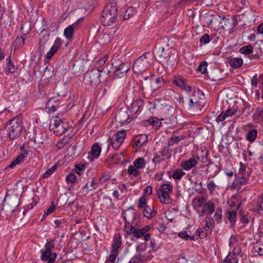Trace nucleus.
<instances>
[{
	"label": "nucleus",
	"mask_w": 263,
	"mask_h": 263,
	"mask_svg": "<svg viewBox=\"0 0 263 263\" xmlns=\"http://www.w3.org/2000/svg\"><path fill=\"white\" fill-rule=\"evenodd\" d=\"M240 168L239 170V173L237 174L238 176H242L247 175L248 177H250V173L249 171H247L246 166L245 164H243L242 162H240Z\"/></svg>",
	"instance_id": "nucleus-42"
},
{
	"label": "nucleus",
	"mask_w": 263,
	"mask_h": 263,
	"mask_svg": "<svg viewBox=\"0 0 263 263\" xmlns=\"http://www.w3.org/2000/svg\"><path fill=\"white\" fill-rule=\"evenodd\" d=\"M117 256V252H112V254L108 256L105 263H115Z\"/></svg>",
	"instance_id": "nucleus-57"
},
{
	"label": "nucleus",
	"mask_w": 263,
	"mask_h": 263,
	"mask_svg": "<svg viewBox=\"0 0 263 263\" xmlns=\"http://www.w3.org/2000/svg\"><path fill=\"white\" fill-rule=\"evenodd\" d=\"M84 20V17L78 19L76 22L66 28L64 31V35L67 39H71L73 37L74 30L79 28V24Z\"/></svg>",
	"instance_id": "nucleus-11"
},
{
	"label": "nucleus",
	"mask_w": 263,
	"mask_h": 263,
	"mask_svg": "<svg viewBox=\"0 0 263 263\" xmlns=\"http://www.w3.org/2000/svg\"><path fill=\"white\" fill-rule=\"evenodd\" d=\"M133 165L138 170L144 168L145 165V160L143 158H139L134 161Z\"/></svg>",
	"instance_id": "nucleus-36"
},
{
	"label": "nucleus",
	"mask_w": 263,
	"mask_h": 263,
	"mask_svg": "<svg viewBox=\"0 0 263 263\" xmlns=\"http://www.w3.org/2000/svg\"><path fill=\"white\" fill-rule=\"evenodd\" d=\"M143 103V101L141 99H138L134 101L130 105L128 106L127 109L129 111L130 114L132 116L136 114L140 107L142 106Z\"/></svg>",
	"instance_id": "nucleus-16"
},
{
	"label": "nucleus",
	"mask_w": 263,
	"mask_h": 263,
	"mask_svg": "<svg viewBox=\"0 0 263 263\" xmlns=\"http://www.w3.org/2000/svg\"><path fill=\"white\" fill-rule=\"evenodd\" d=\"M121 236L119 233L116 234L114 238V243L112 245V252H118V249L121 245Z\"/></svg>",
	"instance_id": "nucleus-24"
},
{
	"label": "nucleus",
	"mask_w": 263,
	"mask_h": 263,
	"mask_svg": "<svg viewBox=\"0 0 263 263\" xmlns=\"http://www.w3.org/2000/svg\"><path fill=\"white\" fill-rule=\"evenodd\" d=\"M98 186V183L93 179L90 185L88 184V183H87L84 186L82 187V190L83 192L85 191V195H86L88 192L92 191L93 190H95Z\"/></svg>",
	"instance_id": "nucleus-30"
},
{
	"label": "nucleus",
	"mask_w": 263,
	"mask_h": 263,
	"mask_svg": "<svg viewBox=\"0 0 263 263\" xmlns=\"http://www.w3.org/2000/svg\"><path fill=\"white\" fill-rule=\"evenodd\" d=\"M103 70V68L96 69L87 72L84 75V80L93 86H98L101 83V72Z\"/></svg>",
	"instance_id": "nucleus-6"
},
{
	"label": "nucleus",
	"mask_w": 263,
	"mask_h": 263,
	"mask_svg": "<svg viewBox=\"0 0 263 263\" xmlns=\"http://www.w3.org/2000/svg\"><path fill=\"white\" fill-rule=\"evenodd\" d=\"M58 97H53L51 98L46 103V107L50 111L54 112L60 106L59 101V94L57 93Z\"/></svg>",
	"instance_id": "nucleus-14"
},
{
	"label": "nucleus",
	"mask_w": 263,
	"mask_h": 263,
	"mask_svg": "<svg viewBox=\"0 0 263 263\" xmlns=\"http://www.w3.org/2000/svg\"><path fill=\"white\" fill-rule=\"evenodd\" d=\"M184 139V136H172L170 140L168 141L167 145L171 146L174 144H177L180 140Z\"/></svg>",
	"instance_id": "nucleus-39"
},
{
	"label": "nucleus",
	"mask_w": 263,
	"mask_h": 263,
	"mask_svg": "<svg viewBox=\"0 0 263 263\" xmlns=\"http://www.w3.org/2000/svg\"><path fill=\"white\" fill-rule=\"evenodd\" d=\"M55 247V240L54 239H51L49 241H48L45 246V250H48L51 251V249L54 248Z\"/></svg>",
	"instance_id": "nucleus-63"
},
{
	"label": "nucleus",
	"mask_w": 263,
	"mask_h": 263,
	"mask_svg": "<svg viewBox=\"0 0 263 263\" xmlns=\"http://www.w3.org/2000/svg\"><path fill=\"white\" fill-rule=\"evenodd\" d=\"M178 236L181 238H183L185 240H187L188 239L193 240L194 236H190L189 235L186 231H182L180 232L178 234Z\"/></svg>",
	"instance_id": "nucleus-58"
},
{
	"label": "nucleus",
	"mask_w": 263,
	"mask_h": 263,
	"mask_svg": "<svg viewBox=\"0 0 263 263\" xmlns=\"http://www.w3.org/2000/svg\"><path fill=\"white\" fill-rule=\"evenodd\" d=\"M132 234L137 238H139L144 235L141 229H136V227L133 230Z\"/></svg>",
	"instance_id": "nucleus-52"
},
{
	"label": "nucleus",
	"mask_w": 263,
	"mask_h": 263,
	"mask_svg": "<svg viewBox=\"0 0 263 263\" xmlns=\"http://www.w3.org/2000/svg\"><path fill=\"white\" fill-rule=\"evenodd\" d=\"M197 159L203 163L206 162L210 163L211 162V160L209 158V152L208 151H205L204 155L202 156H198Z\"/></svg>",
	"instance_id": "nucleus-40"
},
{
	"label": "nucleus",
	"mask_w": 263,
	"mask_h": 263,
	"mask_svg": "<svg viewBox=\"0 0 263 263\" xmlns=\"http://www.w3.org/2000/svg\"><path fill=\"white\" fill-rule=\"evenodd\" d=\"M67 123L63 122L58 117L54 119L53 123L50 125V129L57 135H62L67 132L68 129Z\"/></svg>",
	"instance_id": "nucleus-7"
},
{
	"label": "nucleus",
	"mask_w": 263,
	"mask_h": 263,
	"mask_svg": "<svg viewBox=\"0 0 263 263\" xmlns=\"http://www.w3.org/2000/svg\"><path fill=\"white\" fill-rule=\"evenodd\" d=\"M226 263H238V259L236 256H231L230 254L227 256L224 259Z\"/></svg>",
	"instance_id": "nucleus-50"
},
{
	"label": "nucleus",
	"mask_w": 263,
	"mask_h": 263,
	"mask_svg": "<svg viewBox=\"0 0 263 263\" xmlns=\"http://www.w3.org/2000/svg\"><path fill=\"white\" fill-rule=\"evenodd\" d=\"M102 150L101 147L98 143H96L91 146L90 153L87 156V159L89 162L93 161L94 158H98L101 154Z\"/></svg>",
	"instance_id": "nucleus-12"
},
{
	"label": "nucleus",
	"mask_w": 263,
	"mask_h": 263,
	"mask_svg": "<svg viewBox=\"0 0 263 263\" xmlns=\"http://www.w3.org/2000/svg\"><path fill=\"white\" fill-rule=\"evenodd\" d=\"M224 29H231V22L230 19L223 17L219 22Z\"/></svg>",
	"instance_id": "nucleus-45"
},
{
	"label": "nucleus",
	"mask_w": 263,
	"mask_h": 263,
	"mask_svg": "<svg viewBox=\"0 0 263 263\" xmlns=\"http://www.w3.org/2000/svg\"><path fill=\"white\" fill-rule=\"evenodd\" d=\"M132 215H133V218L131 223L132 225H130V222L127 221V219H126V221L125 220L124 231L125 232L127 235H131L134 228L138 226V224L134 222L137 218V213L134 212L132 213Z\"/></svg>",
	"instance_id": "nucleus-15"
},
{
	"label": "nucleus",
	"mask_w": 263,
	"mask_h": 263,
	"mask_svg": "<svg viewBox=\"0 0 263 263\" xmlns=\"http://www.w3.org/2000/svg\"><path fill=\"white\" fill-rule=\"evenodd\" d=\"M137 13V10L133 7H129L126 10L123 15L124 20L129 19L130 17L134 16Z\"/></svg>",
	"instance_id": "nucleus-34"
},
{
	"label": "nucleus",
	"mask_w": 263,
	"mask_h": 263,
	"mask_svg": "<svg viewBox=\"0 0 263 263\" xmlns=\"http://www.w3.org/2000/svg\"><path fill=\"white\" fill-rule=\"evenodd\" d=\"M174 111L175 109L172 105H169L168 106L163 107L162 109V112L164 114V118H162L161 120H170L171 118H172V119H175L176 117L174 116Z\"/></svg>",
	"instance_id": "nucleus-18"
},
{
	"label": "nucleus",
	"mask_w": 263,
	"mask_h": 263,
	"mask_svg": "<svg viewBox=\"0 0 263 263\" xmlns=\"http://www.w3.org/2000/svg\"><path fill=\"white\" fill-rule=\"evenodd\" d=\"M208 66V63L206 62H202L198 66V70L201 73H205Z\"/></svg>",
	"instance_id": "nucleus-62"
},
{
	"label": "nucleus",
	"mask_w": 263,
	"mask_h": 263,
	"mask_svg": "<svg viewBox=\"0 0 263 263\" xmlns=\"http://www.w3.org/2000/svg\"><path fill=\"white\" fill-rule=\"evenodd\" d=\"M28 138L30 140L33 141L35 143L43 144L44 142L43 139L41 136V134H37L35 133L33 136L29 135Z\"/></svg>",
	"instance_id": "nucleus-35"
},
{
	"label": "nucleus",
	"mask_w": 263,
	"mask_h": 263,
	"mask_svg": "<svg viewBox=\"0 0 263 263\" xmlns=\"http://www.w3.org/2000/svg\"><path fill=\"white\" fill-rule=\"evenodd\" d=\"M168 41L167 39L162 38L160 39L157 43L155 52L158 57V61L161 62H165L167 57L173 52H176L174 48L168 47Z\"/></svg>",
	"instance_id": "nucleus-4"
},
{
	"label": "nucleus",
	"mask_w": 263,
	"mask_h": 263,
	"mask_svg": "<svg viewBox=\"0 0 263 263\" xmlns=\"http://www.w3.org/2000/svg\"><path fill=\"white\" fill-rule=\"evenodd\" d=\"M206 166L208 167L206 173L210 174L211 177L215 176L221 171V165H213L212 162Z\"/></svg>",
	"instance_id": "nucleus-20"
},
{
	"label": "nucleus",
	"mask_w": 263,
	"mask_h": 263,
	"mask_svg": "<svg viewBox=\"0 0 263 263\" xmlns=\"http://www.w3.org/2000/svg\"><path fill=\"white\" fill-rule=\"evenodd\" d=\"M66 180L68 183H73L76 182L77 176L73 173H69L66 177Z\"/></svg>",
	"instance_id": "nucleus-59"
},
{
	"label": "nucleus",
	"mask_w": 263,
	"mask_h": 263,
	"mask_svg": "<svg viewBox=\"0 0 263 263\" xmlns=\"http://www.w3.org/2000/svg\"><path fill=\"white\" fill-rule=\"evenodd\" d=\"M185 175V173L181 169H176L172 177L174 179L176 180H180L183 176Z\"/></svg>",
	"instance_id": "nucleus-38"
},
{
	"label": "nucleus",
	"mask_w": 263,
	"mask_h": 263,
	"mask_svg": "<svg viewBox=\"0 0 263 263\" xmlns=\"http://www.w3.org/2000/svg\"><path fill=\"white\" fill-rule=\"evenodd\" d=\"M257 130L255 129H252L250 130L247 135L246 139L249 141L250 142H253L255 140L257 135Z\"/></svg>",
	"instance_id": "nucleus-32"
},
{
	"label": "nucleus",
	"mask_w": 263,
	"mask_h": 263,
	"mask_svg": "<svg viewBox=\"0 0 263 263\" xmlns=\"http://www.w3.org/2000/svg\"><path fill=\"white\" fill-rule=\"evenodd\" d=\"M59 49L57 46L53 45L51 47L50 50L47 53L46 58L48 59H50L53 55L56 53Z\"/></svg>",
	"instance_id": "nucleus-55"
},
{
	"label": "nucleus",
	"mask_w": 263,
	"mask_h": 263,
	"mask_svg": "<svg viewBox=\"0 0 263 263\" xmlns=\"http://www.w3.org/2000/svg\"><path fill=\"white\" fill-rule=\"evenodd\" d=\"M253 51V47L251 45L243 46L239 49V52L241 53L248 54L252 53Z\"/></svg>",
	"instance_id": "nucleus-44"
},
{
	"label": "nucleus",
	"mask_w": 263,
	"mask_h": 263,
	"mask_svg": "<svg viewBox=\"0 0 263 263\" xmlns=\"http://www.w3.org/2000/svg\"><path fill=\"white\" fill-rule=\"evenodd\" d=\"M126 136V133L125 130H121L118 132L116 135H115L111 139L114 140L118 142L122 143L124 139Z\"/></svg>",
	"instance_id": "nucleus-31"
},
{
	"label": "nucleus",
	"mask_w": 263,
	"mask_h": 263,
	"mask_svg": "<svg viewBox=\"0 0 263 263\" xmlns=\"http://www.w3.org/2000/svg\"><path fill=\"white\" fill-rule=\"evenodd\" d=\"M160 193H158V197L162 204H168L171 199L170 193L173 191V186L171 184H163L161 185Z\"/></svg>",
	"instance_id": "nucleus-8"
},
{
	"label": "nucleus",
	"mask_w": 263,
	"mask_h": 263,
	"mask_svg": "<svg viewBox=\"0 0 263 263\" xmlns=\"http://www.w3.org/2000/svg\"><path fill=\"white\" fill-rule=\"evenodd\" d=\"M244 14L242 15H233L231 19H230L231 22V29L233 28L235 26H236L238 24V20H240V17L242 16Z\"/></svg>",
	"instance_id": "nucleus-41"
},
{
	"label": "nucleus",
	"mask_w": 263,
	"mask_h": 263,
	"mask_svg": "<svg viewBox=\"0 0 263 263\" xmlns=\"http://www.w3.org/2000/svg\"><path fill=\"white\" fill-rule=\"evenodd\" d=\"M127 172L129 175H133L134 177L137 176L139 173V171L134 165H130L128 166Z\"/></svg>",
	"instance_id": "nucleus-47"
},
{
	"label": "nucleus",
	"mask_w": 263,
	"mask_h": 263,
	"mask_svg": "<svg viewBox=\"0 0 263 263\" xmlns=\"http://www.w3.org/2000/svg\"><path fill=\"white\" fill-rule=\"evenodd\" d=\"M5 129L8 132L10 139H15L20 136L23 129L22 115L16 116L5 124Z\"/></svg>",
	"instance_id": "nucleus-3"
},
{
	"label": "nucleus",
	"mask_w": 263,
	"mask_h": 263,
	"mask_svg": "<svg viewBox=\"0 0 263 263\" xmlns=\"http://www.w3.org/2000/svg\"><path fill=\"white\" fill-rule=\"evenodd\" d=\"M170 146L168 145L164 146L162 148L159 152L160 155L165 159H170L172 156V149L169 148Z\"/></svg>",
	"instance_id": "nucleus-27"
},
{
	"label": "nucleus",
	"mask_w": 263,
	"mask_h": 263,
	"mask_svg": "<svg viewBox=\"0 0 263 263\" xmlns=\"http://www.w3.org/2000/svg\"><path fill=\"white\" fill-rule=\"evenodd\" d=\"M215 203L212 201L205 202L201 211V215H202L204 213L207 214L208 215L212 214L215 211Z\"/></svg>",
	"instance_id": "nucleus-21"
},
{
	"label": "nucleus",
	"mask_w": 263,
	"mask_h": 263,
	"mask_svg": "<svg viewBox=\"0 0 263 263\" xmlns=\"http://www.w3.org/2000/svg\"><path fill=\"white\" fill-rule=\"evenodd\" d=\"M236 211H228V218L229 220L231 226H233L236 222Z\"/></svg>",
	"instance_id": "nucleus-37"
},
{
	"label": "nucleus",
	"mask_w": 263,
	"mask_h": 263,
	"mask_svg": "<svg viewBox=\"0 0 263 263\" xmlns=\"http://www.w3.org/2000/svg\"><path fill=\"white\" fill-rule=\"evenodd\" d=\"M132 114H129L127 110H123L122 109L119 110L115 116V120L121 125H126L132 120Z\"/></svg>",
	"instance_id": "nucleus-9"
},
{
	"label": "nucleus",
	"mask_w": 263,
	"mask_h": 263,
	"mask_svg": "<svg viewBox=\"0 0 263 263\" xmlns=\"http://www.w3.org/2000/svg\"><path fill=\"white\" fill-rule=\"evenodd\" d=\"M6 61V71L9 73H14L16 71V67L13 63L10 55L9 56L8 58H7Z\"/></svg>",
	"instance_id": "nucleus-26"
},
{
	"label": "nucleus",
	"mask_w": 263,
	"mask_h": 263,
	"mask_svg": "<svg viewBox=\"0 0 263 263\" xmlns=\"http://www.w3.org/2000/svg\"><path fill=\"white\" fill-rule=\"evenodd\" d=\"M211 231L208 229V228H205V226L202 228L198 229L196 231V233H198L199 236L201 237H205L210 233Z\"/></svg>",
	"instance_id": "nucleus-43"
},
{
	"label": "nucleus",
	"mask_w": 263,
	"mask_h": 263,
	"mask_svg": "<svg viewBox=\"0 0 263 263\" xmlns=\"http://www.w3.org/2000/svg\"><path fill=\"white\" fill-rule=\"evenodd\" d=\"M157 214V212L155 211L149 206H146L143 210V214L144 216L148 219H151L154 217Z\"/></svg>",
	"instance_id": "nucleus-28"
},
{
	"label": "nucleus",
	"mask_w": 263,
	"mask_h": 263,
	"mask_svg": "<svg viewBox=\"0 0 263 263\" xmlns=\"http://www.w3.org/2000/svg\"><path fill=\"white\" fill-rule=\"evenodd\" d=\"M229 64L233 68L236 69L242 65L243 60L241 58H233L230 59Z\"/></svg>",
	"instance_id": "nucleus-25"
},
{
	"label": "nucleus",
	"mask_w": 263,
	"mask_h": 263,
	"mask_svg": "<svg viewBox=\"0 0 263 263\" xmlns=\"http://www.w3.org/2000/svg\"><path fill=\"white\" fill-rule=\"evenodd\" d=\"M25 42V39L21 36H17L14 43V48L23 46Z\"/></svg>",
	"instance_id": "nucleus-46"
},
{
	"label": "nucleus",
	"mask_w": 263,
	"mask_h": 263,
	"mask_svg": "<svg viewBox=\"0 0 263 263\" xmlns=\"http://www.w3.org/2000/svg\"><path fill=\"white\" fill-rule=\"evenodd\" d=\"M74 167L75 172L79 175L82 174L86 168L85 165L83 164H76Z\"/></svg>",
	"instance_id": "nucleus-51"
},
{
	"label": "nucleus",
	"mask_w": 263,
	"mask_h": 263,
	"mask_svg": "<svg viewBox=\"0 0 263 263\" xmlns=\"http://www.w3.org/2000/svg\"><path fill=\"white\" fill-rule=\"evenodd\" d=\"M256 206L259 213H263V195L258 199Z\"/></svg>",
	"instance_id": "nucleus-49"
},
{
	"label": "nucleus",
	"mask_w": 263,
	"mask_h": 263,
	"mask_svg": "<svg viewBox=\"0 0 263 263\" xmlns=\"http://www.w3.org/2000/svg\"><path fill=\"white\" fill-rule=\"evenodd\" d=\"M41 259L44 261H47V263H53L56 257L57 254L52 253L51 251L48 250H41Z\"/></svg>",
	"instance_id": "nucleus-13"
},
{
	"label": "nucleus",
	"mask_w": 263,
	"mask_h": 263,
	"mask_svg": "<svg viewBox=\"0 0 263 263\" xmlns=\"http://www.w3.org/2000/svg\"><path fill=\"white\" fill-rule=\"evenodd\" d=\"M148 141V137L146 135L141 134L139 136V138L136 140L135 144L137 147H141Z\"/></svg>",
	"instance_id": "nucleus-33"
},
{
	"label": "nucleus",
	"mask_w": 263,
	"mask_h": 263,
	"mask_svg": "<svg viewBox=\"0 0 263 263\" xmlns=\"http://www.w3.org/2000/svg\"><path fill=\"white\" fill-rule=\"evenodd\" d=\"M118 14L116 2L110 0L102 11L101 21L104 26H111L116 22Z\"/></svg>",
	"instance_id": "nucleus-1"
},
{
	"label": "nucleus",
	"mask_w": 263,
	"mask_h": 263,
	"mask_svg": "<svg viewBox=\"0 0 263 263\" xmlns=\"http://www.w3.org/2000/svg\"><path fill=\"white\" fill-rule=\"evenodd\" d=\"M176 58V52H173L171 54H170L166 59V61L165 62L161 63L165 68L169 69L172 68L174 66Z\"/></svg>",
	"instance_id": "nucleus-22"
},
{
	"label": "nucleus",
	"mask_w": 263,
	"mask_h": 263,
	"mask_svg": "<svg viewBox=\"0 0 263 263\" xmlns=\"http://www.w3.org/2000/svg\"><path fill=\"white\" fill-rule=\"evenodd\" d=\"M154 55L149 52L144 53L137 58L133 65V69L135 73L139 74L145 71L154 64Z\"/></svg>",
	"instance_id": "nucleus-2"
},
{
	"label": "nucleus",
	"mask_w": 263,
	"mask_h": 263,
	"mask_svg": "<svg viewBox=\"0 0 263 263\" xmlns=\"http://www.w3.org/2000/svg\"><path fill=\"white\" fill-rule=\"evenodd\" d=\"M211 41L210 36L208 34H204L200 39V42L204 44L209 43Z\"/></svg>",
	"instance_id": "nucleus-61"
},
{
	"label": "nucleus",
	"mask_w": 263,
	"mask_h": 263,
	"mask_svg": "<svg viewBox=\"0 0 263 263\" xmlns=\"http://www.w3.org/2000/svg\"><path fill=\"white\" fill-rule=\"evenodd\" d=\"M256 251L260 255H263V241H257L256 246Z\"/></svg>",
	"instance_id": "nucleus-54"
},
{
	"label": "nucleus",
	"mask_w": 263,
	"mask_h": 263,
	"mask_svg": "<svg viewBox=\"0 0 263 263\" xmlns=\"http://www.w3.org/2000/svg\"><path fill=\"white\" fill-rule=\"evenodd\" d=\"M172 82L181 89L182 85L186 82V80L180 76H175L172 79Z\"/></svg>",
	"instance_id": "nucleus-29"
},
{
	"label": "nucleus",
	"mask_w": 263,
	"mask_h": 263,
	"mask_svg": "<svg viewBox=\"0 0 263 263\" xmlns=\"http://www.w3.org/2000/svg\"><path fill=\"white\" fill-rule=\"evenodd\" d=\"M117 57L112 60V66H114L116 70L114 71V78H121L124 77L130 68V64L128 62H122L118 65V61L119 60L117 59Z\"/></svg>",
	"instance_id": "nucleus-5"
},
{
	"label": "nucleus",
	"mask_w": 263,
	"mask_h": 263,
	"mask_svg": "<svg viewBox=\"0 0 263 263\" xmlns=\"http://www.w3.org/2000/svg\"><path fill=\"white\" fill-rule=\"evenodd\" d=\"M123 157V154L122 153H116L112 155L111 156V158L112 159L114 162L117 163L118 161H122V158Z\"/></svg>",
	"instance_id": "nucleus-60"
},
{
	"label": "nucleus",
	"mask_w": 263,
	"mask_h": 263,
	"mask_svg": "<svg viewBox=\"0 0 263 263\" xmlns=\"http://www.w3.org/2000/svg\"><path fill=\"white\" fill-rule=\"evenodd\" d=\"M216 186V185H215L213 180H211L210 182L208 183L207 188L211 194H212L213 193Z\"/></svg>",
	"instance_id": "nucleus-64"
},
{
	"label": "nucleus",
	"mask_w": 263,
	"mask_h": 263,
	"mask_svg": "<svg viewBox=\"0 0 263 263\" xmlns=\"http://www.w3.org/2000/svg\"><path fill=\"white\" fill-rule=\"evenodd\" d=\"M237 180L236 181V183L237 184L240 185H244V184H246V183L247 182V181L249 178V177H248L247 175H246V176H245V175L242 176H238L237 175Z\"/></svg>",
	"instance_id": "nucleus-48"
},
{
	"label": "nucleus",
	"mask_w": 263,
	"mask_h": 263,
	"mask_svg": "<svg viewBox=\"0 0 263 263\" xmlns=\"http://www.w3.org/2000/svg\"><path fill=\"white\" fill-rule=\"evenodd\" d=\"M142 124L144 126L152 125L155 129L159 128L161 124L159 120L155 117H152L148 120H144Z\"/></svg>",
	"instance_id": "nucleus-23"
},
{
	"label": "nucleus",
	"mask_w": 263,
	"mask_h": 263,
	"mask_svg": "<svg viewBox=\"0 0 263 263\" xmlns=\"http://www.w3.org/2000/svg\"><path fill=\"white\" fill-rule=\"evenodd\" d=\"M205 228H208V229H209L210 231H211L214 228V220L210 218L208 216H207L205 218Z\"/></svg>",
	"instance_id": "nucleus-53"
},
{
	"label": "nucleus",
	"mask_w": 263,
	"mask_h": 263,
	"mask_svg": "<svg viewBox=\"0 0 263 263\" xmlns=\"http://www.w3.org/2000/svg\"><path fill=\"white\" fill-rule=\"evenodd\" d=\"M19 203V199L17 196H14L11 197L10 198L9 202H8L5 206V208H0V212L2 210L5 209L7 212L12 213L15 211L16 208L18 206Z\"/></svg>",
	"instance_id": "nucleus-10"
},
{
	"label": "nucleus",
	"mask_w": 263,
	"mask_h": 263,
	"mask_svg": "<svg viewBox=\"0 0 263 263\" xmlns=\"http://www.w3.org/2000/svg\"><path fill=\"white\" fill-rule=\"evenodd\" d=\"M57 168V165H54L47 171H46L43 175V178H45L48 177L51 174L53 173V172L55 171Z\"/></svg>",
	"instance_id": "nucleus-56"
},
{
	"label": "nucleus",
	"mask_w": 263,
	"mask_h": 263,
	"mask_svg": "<svg viewBox=\"0 0 263 263\" xmlns=\"http://www.w3.org/2000/svg\"><path fill=\"white\" fill-rule=\"evenodd\" d=\"M197 164V160L194 158H191L187 160H182L180 163L181 167L185 171L191 170Z\"/></svg>",
	"instance_id": "nucleus-19"
},
{
	"label": "nucleus",
	"mask_w": 263,
	"mask_h": 263,
	"mask_svg": "<svg viewBox=\"0 0 263 263\" xmlns=\"http://www.w3.org/2000/svg\"><path fill=\"white\" fill-rule=\"evenodd\" d=\"M204 95L199 90H195L193 92L192 97L197 101V108L204 105Z\"/></svg>",
	"instance_id": "nucleus-17"
}]
</instances>
